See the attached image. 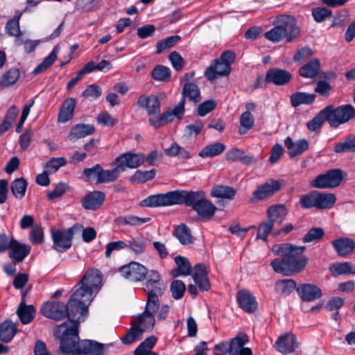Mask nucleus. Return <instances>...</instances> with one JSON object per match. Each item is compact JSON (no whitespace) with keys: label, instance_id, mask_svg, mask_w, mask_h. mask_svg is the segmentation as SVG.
Masks as SVG:
<instances>
[{"label":"nucleus","instance_id":"1","mask_svg":"<svg viewBox=\"0 0 355 355\" xmlns=\"http://www.w3.org/2000/svg\"><path fill=\"white\" fill-rule=\"evenodd\" d=\"M103 275L98 269L87 270L73 288V293L66 304V314L69 320L57 325L54 331L60 337L79 329V324L88 315V307L101 288Z\"/></svg>","mask_w":355,"mask_h":355},{"label":"nucleus","instance_id":"2","mask_svg":"<svg viewBox=\"0 0 355 355\" xmlns=\"http://www.w3.org/2000/svg\"><path fill=\"white\" fill-rule=\"evenodd\" d=\"M305 246H296L291 243H282L272 247L275 254L281 256L271 261L275 272L291 275L301 272L307 263L308 259L302 255Z\"/></svg>","mask_w":355,"mask_h":355},{"label":"nucleus","instance_id":"3","mask_svg":"<svg viewBox=\"0 0 355 355\" xmlns=\"http://www.w3.org/2000/svg\"><path fill=\"white\" fill-rule=\"evenodd\" d=\"M65 334L60 338V346L58 355H101L103 345L96 341L85 340L80 342L78 331Z\"/></svg>","mask_w":355,"mask_h":355},{"label":"nucleus","instance_id":"4","mask_svg":"<svg viewBox=\"0 0 355 355\" xmlns=\"http://www.w3.org/2000/svg\"><path fill=\"white\" fill-rule=\"evenodd\" d=\"M235 60V54L232 51H226L221 53L207 68L205 76L210 80L214 81L219 77L227 76L231 72V65Z\"/></svg>","mask_w":355,"mask_h":355},{"label":"nucleus","instance_id":"5","mask_svg":"<svg viewBox=\"0 0 355 355\" xmlns=\"http://www.w3.org/2000/svg\"><path fill=\"white\" fill-rule=\"evenodd\" d=\"M329 116V124L336 128L355 117V109L351 105H343L335 107L333 105L325 107Z\"/></svg>","mask_w":355,"mask_h":355},{"label":"nucleus","instance_id":"6","mask_svg":"<svg viewBox=\"0 0 355 355\" xmlns=\"http://www.w3.org/2000/svg\"><path fill=\"white\" fill-rule=\"evenodd\" d=\"M284 183V180L268 179L264 183L257 185L249 202L250 203H255L270 198L282 189Z\"/></svg>","mask_w":355,"mask_h":355},{"label":"nucleus","instance_id":"7","mask_svg":"<svg viewBox=\"0 0 355 355\" xmlns=\"http://www.w3.org/2000/svg\"><path fill=\"white\" fill-rule=\"evenodd\" d=\"M343 171L331 169L327 173L318 175L311 182V186L316 189H331L338 187L343 180Z\"/></svg>","mask_w":355,"mask_h":355},{"label":"nucleus","instance_id":"8","mask_svg":"<svg viewBox=\"0 0 355 355\" xmlns=\"http://www.w3.org/2000/svg\"><path fill=\"white\" fill-rule=\"evenodd\" d=\"M205 196V193L202 191H173L174 205L184 204L187 206L191 207L193 210L200 204V202H202Z\"/></svg>","mask_w":355,"mask_h":355},{"label":"nucleus","instance_id":"9","mask_svg":"<svg viewBox=\"0 0 355 355\" xmlns=\"http://www.w3.org/2000/svg\"><path fill=\"white\" fill-rule=\"evenodd\" d=\"M73 236V227L67 230H52L53 248L58 252L67 251L71 247Z\"/></svg>","mask_w":355,"mask_h":355},{"label":"nucleus","instance_id":"10","mask_svg":"<svg viewBox=\"0 0 355 355\" xmlns=\"http://www.w3.org/2000/svg\"><path fill=\"white\" fill-rule=\"evenodd\" d=\"M273 24H277L284 31L286 40L288 42H292L300 35V28L297 25L296 20L291 15H279L274 20Z\"/></svg>","mask_w":355,"mask_h":355},{"label":"nucleus","instance_id":"11","mask_svg":"<svg viewBox=\"0 0 355 355\" xmlns=\"http://www.w3.org/2000/svg\"><path fill=\"white\" fill-rule=\"evenodd\" d=\"M121 275L132 282L144 280L147 275V268L137 262H131L119 268Z\"/></svg>","mask_w":355,"mask_h":355},{"label":"nucleus","instance_id":"12","mask_svg":"<svg viewBox=\"0 0 355 355\" xmlns=\"http://www.w3.org/2000/svg\"><path fill=\"white\" fill-rule=\"evenodd\" d=\"M40 311L46 318L57 321L67 317L66 304L58 301H49L44 303Z\"/></svg>","mask_w":355,"mask_h":355},{"label":"nucleus","instance_id":"13","mask_svg":"<svg viewBox=\"0 0 355 355\" xmlns=\"http://www.w3.org/2000/svg\"><path fill=\"white\" fill-rule=\"evenodd\" d=\"M145 162V155L142 153H125L120 155L114 160V164L121 166L120 171L127 168H136Z\"/></svg>","mask_w":355,"mask_h":355},{"label":"nucleus","instance_id":"14","mask_svg":"<svg viewBox=\"0 0 355 355\" xmlns=\"http://www.w3.org/2000/svg\"><path fill=\"white\" fill-rule=\"evenodd\" d=\"M141 207H166L174 205L173 191L166 193L151 195L141 200L139 203Z\"/></svg>","mask_w":355,"mask_h":355},{"label":"nucleus","instance_id":"15","mask_svg":"<svg viewBox=\"0 0 355 355\" xmlns=\"http://www.w3.org/2000/svg\"><path fill=\"white\" fill-rule=\"evenodd\" d=\"M249 338L247 334L240 332L236 337L230 340L229 345L231 354L230 355H252V350L250 347H244L248 343Z\"/></svg>","mask_w":355,"mask_h":355},{"label":"nucleus","instance_id":"16","mask_svg":"<svg viewBox=\"0 0 355 355\" xmlns=\"http://www.w3.org/2000/svg\"><path fill=\"white\" fill-rule=\"evenodd\" d=\"M31 248L22 244L11 236V245L9 249V257L16 263L22 261L30 253Z\"/></svg>","mask_w":355,"mask_h":355},{"label":"nucleus","instance_id":"17","mask_svg":"<svg viewBox=\"0 0 355 355\" xmlns=\"http://www.w3.org/2000/svg\"><path fill=\"white\" fill-rule=\"evenodd\" d=\"M300 297L304 302H313L322 297V291L316 285L312 284H300L296 288Z\"/></svg>","mask_w":355,"mask_h":355},{"label":"nucleus","instance_id":"18","mask_svg":"<svg viewBox=\"0 0 355 355\" xmlns=\"http://www.w3.org/2000/svg\"><path fill=\"white\" fill-rule=\"evenodd\" d=\"M291 73L284 69L272 68L268 70L266 75V81L275 85L282 86L288 84L291 79Z\"/></svg>","mask_w":355,"mask_h":355},{"label":"nucleus","instance_id":"19","mask_svg":"<svg viewBox=\"0 0 355 355\" xmlns=\"http://www.w3.org/2000/svg\"><path fill=\"white\" fill-rule=\"evenodd\" d=\"M236 300L241 309L247 313H254L257 309L255 297L247 290H241L237 293Z\"/></svg>","mask_w":355,"mask_h":355},{"label":"nucleus","instance_id":"20","mask_svg":"<svg viewBox=\"0 0 355 355\" xmlns=\"http://www.w3.org/2000/svg\"><path fill=\"white\" fill-rule=\"evenodd\" d=\"M298 347L295 336L291 333H286L279 337L275 347L282 354H288L295 351Z\"/></svg>","mask_w":355,"mask_h":355},{"label":"nucleus","instance_id":"21","mask_svg":"<svg viewBox=\"0 0 355 355\" xmlns=\"http://www.w3.org/2000/svg\"><path fill=\"white\" fill-rule=\"evenodd\" d=\"M105 200V194L100 191H94L85 196L82 200V206L85 209L96 210L99 209Z\"/></svg>","mask_w":355,"mask_h":355},{"label":"nucleus","instance_id":"22","mask_svg":"<svg viewBox=\"0 0 355 355\" xmlns=\"http://www.w3.org/2000/svg\"><path fill=\"white\" fill-rule=\"evenodd\" d=\"M137 104L139 107L145 108L150 116L160 112V101L157 96L141 95Z\"/></svg>","mask_w":355,"mask_h":355},{"label":"nucleus","instance_id":"23","mask_svg":"<svg viewBox=\"0 0 355 355\" xmlns=\"http://www.w3.org/2000/svg\"><path fill=\"white\" fill-rule=\"evenodd\" d=\"M147 279L144 284L145 291L153 290L159 294H164L166 286L164 282L161 279V275L156 270H151L149 272L147 271Z\"/></svg>","mask_w":355,"mask_h":355},{"label":"nucleus","instance_id":"24","mask_svg":"<svg viewBox=\"0 0 355 355\" xmlns=\"http://www.w3.org/2000/svg\"><path fill=\"white\" fill-rule=\"evenodd\" d=\"M225 158L230 162H240L244 165L257 162V159L252 154L245 155L243 150L236 148L228 150L225 153Z\"/></svg>","mask_w":355,"mask_h":355},{"label":"nucleus","instance_id":"25","mask_svg":"<svg viewBox=\"0 0 355 355\" xmlns=\"http://www.w3.org/2000/svg\"><path fill=\"white\" fill-rule=\"evenodd\" d=\"M192 277L198 288L202 291H208L210 288V283L207 276L205 266L202 263H197L194 266Z\"/></svg>","mask_w":355,"mask_h":355},{"label":"nucleus","instance_id":"26","mask_svg":"<svg viewBox=\"0 0 355 355\" xmlns=\"http://www.w3.org/2000/svg\"><path fill=\"white\" fill-rule=\"evenodd\" d=\"M284 144L288 149V154L291 158L302 154L309 148V142L305 139H299L294 142L291 137H287L284 139Z\"/></svg>","mask_w":355,"mask_h":355},{"label":"nucleus","instance_id":"27","mask_svg":"<svg viewBox=\"0 0 355 355\" xmlns=\"http://www.w3.org/2000/svg\"><path fill=\"white\" fill-rule=\"evenodd\" d=\"M76 101L74 98H68L62 103L58 116V121L64 123L70 121L74 114Z\"/></svg>","mask_w":355,"mask_h":355},{"label":"nucleus","instance_id":"28","mask_svg":"<svg viewBox=\"0 0 355 355\" xmlns=\"http://www.w3.org/2000/svg\"><path fill=\"white\" fill-rule=\"evenodd\" d=\"M332 245L338 255L346 257L354 251L355 242L349 238H340L333 241Z\"/></svg>","mask_w":355,"mask_h":355},{"label":"nucleus","instance_id":"29","mask_svg":"<svg viewBox=\"0 0 355 355\" xmlns=\"http://www.w3.org/2000/svg\"><path fill=\"white\" fill-rule=\"evenodd\" d=\"M288 214V210L284 205L278 204L270 206L267 209L268 220L272 224L275 223H282Z\"/></svg>","mask_w":355,"mask_h":355},{"label":"nucleus","instance_id":"30","mask_svg":"<svg viewBox=\"0 0 355 355\" xmlns=\"http://www.w3.org/2000/svg\"><path fill=\"white\" fill-rule=\"evenodd\" d=\"M95 128L92 125L77 124L71 128L67 137L70 141H76L79 139L92 135Z\"/></svg>","mask_w":355,"mask_h":355},{"label":"nucleus","instance_id":"31","mask_svg":"<svg viewBox=\"0 0 355 355\" xmlns=\"http://www.w3.org/2000/svg\"><path fill=\"white\" fill-rule=\"evenodd\" d=\"M17 315L24 324H29L35 316V309L33 305H26L22 300L17 309Z\"/></svg>","mask_w":355,"mask_h":355},{"label":"nucleus","instance_id":"32","mask_svg":"<svg viewBox=\"0 0 355 355\" xmlns=\"http://www.w3.org/2000/svg\"><path fill=\"white\" fill-rule=\"evenodd\" d=\"M177 267L171 270V275L174 277L180 275L187 276L191 275L192 267L187 258L182 256H177L175 258Z\"/></svg>","mask_w":355,"mask_h":355},{"label":"nucleus","instance_id":"33","mask_svg":"<svg viewBox=\"0 0 355 355\" xmlns=\"http://www.w3.org/2000/svg\"><path fill=\"white\" fill-rule=\"evenodd\" d=\"M236 193L234 188L223 184H218L211 190V196L218 199L232 200Z\"/></svg>","mask_w":355,"mask_h":355},{"label":"nucleus","instance_id":"34","mask_svg":"<svg viewBox=\"0 0 355 355\" xmlns=\"http://www.w3.org/2000/svg\"><path fill=\"white\" fill-rule=\"evenodd\" d=\"M216 209V207L210 200H207L205 196L202 202L195 208L194 211L202 218L209 220L214 216Z\"/></svg>","mask_w":355,"mask_h":355},{"label":"nucleus","instance_id":"35","mask_svg":"<svg viewBox=\"0 0 355 355\" xmlns=\"http://www.w3.org/2000/svg\"><path fill=\"white\" fill-rule=\"evenodd\" d=\"M132 322H133L137 327L141 328L143 331H146L153 329L155 324V319L153 313L144 311Z\"/></svg>","mask_w":355,"mask_h":355},{"label":"nucleus","instance_id":"36","mask_svg":"<svg viewBox=\"0 0 355 355\" xmlns=\"http://www.w3.org/2000/svg\"><path fill=\"white\" fill-rule=\"evenodd\" d=\"M182 98L187 97L190 101L197 103L201 101L200 91L198 86L193 83H185L182 91Z\"/></svg>","mask_w":355,"mask_h":355},{"label":"nucleus","instance_id":"37","mask_svg":"<svg viewBox=\"0 0 355 355\" xmlns=\"http://www.w3.org/2000/svg\"><path fill=\"white\" fill-rule=\"evenodd\" d=\"M17 331L16 324L7 320L0 324V340L8 343L14 338Z\"/></svg>","mask_w":355,"mask_h":355},{"label":"nucleus","instance_id":"38","mask_svg":"<svg viewBox=\"0 0 355 355\" xmlns=\"http://www.w3.org/2000/svg\"><path fill=\"white\" fill-rule=\"evenodd\" d=\"M121 166L115 165V167L111 170L103 169L101 166V173L97 184L114 182L118 180L120 175Z\"/></svg>","mask_w":355,"mask_h":355},{"label":"nucleus","instance_id":"39","mask_svg":"<svg viewBox=\"0 0 355 355\" xmlns=\"http://www.w3.org/2000/svg\"><path fill=\"white\" fill-rule=\"evenodd\" d=\"M316 196L318 209H331L336 200L335 194L331 193H322L316 191Z\"/></svg>","mask_w":355,"mask_h":355},{"label":"nucleus","instance_id":"40","mask_svg":"<svg viewBox=\"0 0 355 355\" xmlns=\"http://www.w3.org/2000/svg\"><path fill=\"white\" fill-rule=\"evenodd\" d=\"M296 286V282L293 279H281L275 283V291L282 296H288L297 288Z\"/></svg>","mask_w":355,"mask_h":355},{"label":"nucleus","instance_id":"41","mask_svg":"<svg viewBox=\"0 0 355 355\" xmlns=\"http://www.w3.org/2000/svg\"><path fill=\"white\" fill-rule=\"evenodd\" d=\"M173 234L182 245H189L193 241L190 229L184 224L178 225L173 231Z\"/></svg>","mask_w":355,"mask_h":355},{"label":"nucleus","instance_id":"42","mask_svg":"<svg viewBox=\"0 0 355 355\" xmlns=\"http://www.w3.org/2000/svg\"><path fill=\"white\" fill-rule=\"evenodd\" d=\"M315 99L314 94L298 92L291 96V103L293 107H297L302 104L310 105L314 102Z\"/></svg>","mask_w":355,"mask_h":355},{"label":"nucleus","instance_id":"43","mask_svg":"<svg viewBox=\"0 0 355 355\" xmlns=\"http://www.w3.org/2000/svg\"><path fill=\"white\" fill-rule=\"evenodd\" d=\"M320 68V62L318 59H313L299 69L300 74L308 78L315 77Z\"/></svg>","mask_w":355,"mask_h":355},{"label":"nucleus","instance_id":"44","mask_svg":"<svg viewBox=\"0 0 355 355\" xmlns=\"http://www.w3.org/2000/svg\"><path fill=\"white\" fill-rule=\"evenodd\" d=\"M59 51L60 46L55 45L51 53L34 69L33 73L35 75L40 74L50 67L55 61Z\"/></svg>","mask_w":355,"mask_h":355},{"label":"nucleus","instance_id":"45","mask_svg":"<svg viewBox=\"0 0 355 355\" xmlns=\"http://www.w3.org/2000/svg\"><path fill=\"white\" fill-rule=\"evenodd\" d=\"M147 292V300L145 307V311L155 314L159 308V297L163 294H159L157 292L151 291H146Z\"/></svg>","mask_w":355,"mask_h":355},{"label":"nucleus","instance_id":"46","mask_svg":"<svg viewBox=\"0 0 355 355\" xmlns=\"http://www.w3.org/2000/svg\"><path fill=\"white\" fill-rule=\"evenodd\" d=\"M225 149V146L220 142H216L203 148L199 153V156L202 158L215 157L221 154Z\"/></svg>","mask_w":355,"mask_h":355},{"label":"nucleus","instance_id":"47","mask_svg":"<svg viewBox=\"0 0 355 355\" xmlns=\"http://www.w3.org/2000/svg\"><path fill=\"white\" fill-rule=\"evenodd\" d=\"M333 276L355 274V267L349 262L333 263L329 266Z\"/></svg>","mask_w":355,"mask_h":355},{"label":"nucleus","instance_id":"48","mask_svg":"<svg viewBox=\"0 0 355 355\" xmlns=\"http://www.w3.org/2000/svg\"><path fill=\"white\" fill-rule=\"evenodd\" d=\"M19 71L16 68H12L5 72L0 78V87L6 88L13 85L19 78Z\"/></svg>","mask_w":355,"mask_h":355},{"label":"nucleus","instance_id":"49","mask_svg":"<svg viewBox=\"0 0 355 355\" xmlns=\"http://www.w3.org/2000/svg\"><path fill=\"white\" fill-rule=\"evenodd\" d=\"M156 174V170L153 168L150 171L137 170L130 178V181L135 184H143L153 180Z\"/></svg>","mask_w":355,"mask_h":355},{"label":"nucleus","instance_id":"50","mask_svg":"<svg viewBox=\"0 0 355 355\" xmlns=\"http://www.w3.org/2000/svg\"><path fill=\"white\" fill-rule=\"evenodd\" d=\"M131 328L128 333L121 338V342L123 344H132L139 340L143 335L144 331L141 330V328L137 327L133 322H131Z\"/></svg>","mask_w":355,"mask_h":355},{"label":"nucleus","instance_id":"51","mask_svg":"<svg viewBox=\"0 0 355 355\" xmlns=\"http://www.w3.org/2000/svg\"><path fill=\"white\" fill-rule=\"evenodd\" d=\"M324 121L329 123V116L325 107L320 110L313 119L307 123V128L311 131H315L320 128Z\"/></svg>","mask_w":355,"mask_h":355},{"label":"nucleus","instance_id":"52","mask_svg":"<svg viewBox=\"0 0 355 355\" xmlns=\"http://www.w3.org/2000/svg\"><path fill=\"white\" fill-rule=\"evenodd\" d=\"M180 40V37L176 35L158 41L156 44V53L158 54L162 53L165 50L174 46Z\"/></svg>","mask_w":355,"mask_h":355},{"label":"nucleus","instance_id":"53","mask_svg":"<svg viewBox=\"0 0 355 355\" xmlns=\"http://www.w3.org/2000/svg\"><path fill=\"white\" fill-rule=\"evenodd\" d=\"M152 77L157 81L168 82L171 78V70L163 65H157L151 72Z\"/></svg>","mask_w":355,"mask_h":355},{"label":"nucleus","instance_id":"54","mask_svg":"<svg viewBox=\"0 0 355 355\" xmlns=\"http://www.w3.org/2000/svg\"><path fill=\"white\" fill-rule=\"evenodd\" d=\"M254 125V117L250 112H244L240 116V135L245 134Z\"/></svg>","mask_w":355,"mask_h":355},{"label":"nucleus","instance_id":"55","mask_svg":"<svg viewBox=\"0 0 355 355\" xmlns=\"http://www.w3.org/2000/svg\"><path fill=\"white\" fill-rule=\"evenodd\" d=\"M27 184L26 180L23 178L15 179L11 184L12 193L17 198H23L26 191Z\"/></svg>","mask_w":355,"mask_h":355},{"label":"nucleus","instance_id":"56","mask_svg":"<svg viewBox=\"0 0 355 355\" xmlns=\"http://www.w3.org/2000/svg\"><path fill=\"white\" fill-rule=\"evenodd\" d=\"M150 220V218H140L135 216H125L118 218L116 221L120 225H129L131 226L140 225Z\"/></svg>","mask_w":355,"mask_h":355},{"label":"nucleus","instance_id":"57","mask_svg":"<svg viewBox=\"0 0 355 355\" xmlns=\"http://www.w3.org/2000/svg\"><path fill=\"white\" fill-rule=\"evenodd\" d=\"M164 153L168 157L179 156L182 159L190 157L189 153L175 142L173 143L169 148H166Z\"/></svg>","mask_w":355,"mask_h":355},{"label":"nucleus","instance_id":"58","mask_svg":"<svg viewBox=\"0 0 355 355\" xmlns=\"http://www.w3.org/2000/svg\"><path fill=\"white\" fill-rule=\"evenodd\" d=\"M274 25L275 26L272 29L264 33V37L266 40L273 43H277L283 39H286V36L284 31L281 27H279L277 24Z\"/></svg>","mask_w":355,"mask_h":355},{"label":"nucleus","instance_id":"59","mask_svg":"<svg viewBox=\"0 0 355 355\" xmlns=\"http://www.w3.org/2000/svg\"><path fill=\"white\" fill-rule=\"evenodd\" d=\"M300 204L304 209H317L316 191H312L306 194L301 196L300 198Z\"/></svg>","mask_w":355,"mask_h":355},{"label":"nucleus","instance_id":"60","mask_svg":"<svg viewBox=\"0 0 355 355\" xmlns=\"http://www.w3.org/2000/svg\"><path fill=\"white\" fill-rule=\"evenodd\" d=\"M112 68V64L110 61L103 60L98 64H95L94 62L90 61L87 63L83 69L87 73H91L94 71H108Z\"/></svg>","mask_w":355,"mask_h":355},{"label":"nucleus","instance_id":"61","mask_svg":"<svg viewBox=\"0 0 355 355\" xmlns=\"http://www.w3.org/2000/svg\"><path fill=\"white\" fill-rule=\"evenodd\" d=\"M101 165L96 164L92 167L85 168L83 171L84 175V180L85 182L95 181L97 184V180L99 178L101 173Z\"/></svg>","mask_w":355,"mask_h":355},{"label":"nucleus","instance_id":"62","mask_svg":"<svg viewBox=\"0 0 355 355\" xmlns=\"http://www.w3.org/2000/svg\"><path fill=\"white\" fill-rule=\"evenodd\" d=\"M324 232L322 227H313L305 234L302 241L304 243H316L324 236Z\"/></svg>","mask_w":355,"mask_h":355},{"label":"nucleus","instance_id":"63","mask_svg":"<svg viewBox=\"0 0 355 355\" xmlns=\"http://www.w3.org/2000/svg\"><path fill=\"white\" fill-rule=\"evenodd\" d=\"M170 290L172 293V297L175 300H180L184 296L186 286L182 281L174 280L171 284Z\"/></svg>","mask_w":355,"mask_h":355},{"label":"nucleus","instance_id":"64","mask_svg":"<svg viewBox=\"0 0 355 355\" xmlns=\"http://www.w3.org/2000/svg\"><path fill=\"white\" fill-rule=\"evenodd\" d=\"M21 15L14 17L9 20L6 26V33L12 36L19 37L21 35L19 28V19Z\"/></svg>","mask_w":355,"mask_h":355}]
</instances>
